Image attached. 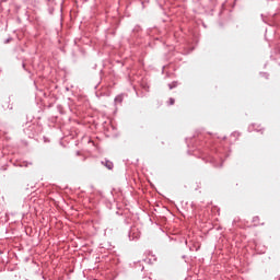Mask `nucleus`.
I'll return each mask as SVG.
<instances>
[{
    "label": "nucleus",
    "mask_w": 280,
    "mask_h": 280,
    "mask_svg": "<svg viewBox=\"0 0 280 280\" xmlns=\"http://www.w3.org/2000/svg\"><path fill=\"white\" fill-rule=\"evenodd\" d=\"M105 165H106L107 170H113V162L106 161Z\"/></svg>",
    "instance_id": "1"
},
{
    "label": "nucleus",
    "mask_w": 280,
    "mask_h": 280,
    "mask_svg": "<svg viewBox=\"0 0 280 280\" xmlns=\"http://www.w3.org/2000/svg\"><path fill=\"white\" fill-rule=\"evenodd\" d=\"M174 103H175L174 98H170V106H174Z\"/></svg>",
    "instance_id": "2"
}]
</instances>
